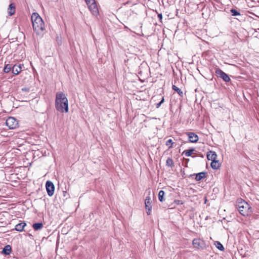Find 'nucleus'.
Here are the masks:
<instances>
[{
    "mask_svg": "<svg viewBox=\"0 0 259 259\" xmlns=\"http://www.w3.org/2000/svg\"><path fill=\"white\" fill-rule=\"evenodd\" d=\"M55 105L58 111L61 113L68 112V100L63 92H59L56 93Z\"/></svg>",
    "mask_w": 259,
    "mask_h": 259,
    "instance_id": "nucleus-1",
    "label": "nucleus"
},
{
    "mask_svg": "<svg viewBox=\"0 0 259 259\" xmlns=\"http://www.w3.org/2000/svg\"><path fill=\"white\" fill-rule=\"evenodd\" d=\"M31 19L34 31L37 33H39L44 30L45 23L38 13H33Z\"/></svg>",
    "mask_w": 259,
    "mask_h": 259,
    "instance_id": "nucleus-2",
    "label": "nucleus"
},
{
    "mask_svg": "<svg viewBox=\"0 0 259 259\" xmlns=\"http://www.w3.org/2000/svg\"><path fill=\"white\" fill-rule=\"evenodd\" d=\"M236 203L237 209L241 214L243 216H248L251 214L252 212L251 207L242 198L238 199Z\"/></svg>",
    "mask_w": 259,
    "mask_h": 259,
    "instance_id": "nucleus-3",
    "label": "nucleus"
},
{
    "mask_svg": "<svg viewBox=\"0 0 259 259\" xmlns=\"http://www.w3.org/2000/svg\"><path fill=\"white\" fill-rule=\"evenodd\" d=\"M6 125L10 129H14L18 126V122L13 117H9L6 121Z\"/></svg>",
    "mask_w": 259,
    "mask_h": 259,
    "instance_id": "nucleus-4",
    "label": "nucleus"
},
{
    "mask_svg": "<svg viewBox=\"0 0 259 259\" xmlns=\"http://www.w3.org/2000/svg\"><path fill=\"white\" fill-rule=\"evenodd\" d=\"M215 73L218 76L222 78L225 81L229 82L230 80V78L228 74L223 71L220 68H218L215 70Z\"/></svg>",
    "mask_w": 259,
    "mask_h": 259,
    "instance_id": "nucleus-5",
    "label": "nucleus"
},
{
    "mask_svg": "<svg viewBox=\"0 0 259 259\" xmlns=\"http://www.w3.org/2000/svg\"><path fill=\"white\" fill-rule=\"evenodd\" d=\"M194 247L197 249H202L204 245V241L200 238H195L192 241Z\"/></svg>",
    "mask_w": 259,
    "mask_h": 259,
    "instance_id": "nucleus-6",
    "label": "nucleus"
},
{
    "mask_svg": "<svg viewBox=\"0 0 259 259\" xmlns=\"http://www.w3.org/2000/svg\"><path fill=\"white\" fill-rule=\"evenodd\" d=\"M87 4L88 5L89 9L94 15L97 16L99 14V10L95 0L93 3H90V4Z\"/></svg>",
    "mask_w": 259,
    "mask_h": 259,
    "instance_id": "nucleus-7",
    "label": "nucleus"
},
{
    "mask_svg": "<svg viewBox=\"0 0 259 259\" xmlns=\"http://www.w3.org/2000/svg\"><path fill=\"white\" fill-rule=\"evenodd\" d=\"M46 187L48 195L49 196H53L55 190V187L53 183L51 181H47L46 184Z\"/></svg>",
    "mask_w": 259,
    "mask_h": 259,
    "instance_id": "nucleus-8",
    "label": "nucleus"
},
{
    "mask_svg": "<svg viewBox=\"0 0 259 259\" xmlns=\"http://www.w3.org/2000/svg\"><path fill=\"white\" fill-rule=\"evenodd\" d=\"M145 205L147 214L150 215L152 209V201H151L150 197H146L145 200Z\"/></svg>",
    "mask_w": 259,
    "mask_h": 259,
    "instance_id": "nucleus-9",
    "label": "nucleus"
},
{
    "mask_svg": "<svg viewBox=\"0 0 259 259\" xmlns=\"http://www.w3.org/2000/svg\"><path fill=\"white\" fill-rule=\"evenodd\" d=\"M186 135H187L189 140L191 143H196L198 142L199 140V137L194 133L193 132H188L186 133Z\"/></svg>",
    "mask_w": 259,
    "mask_h": 259,
    "instance_id": "nucleus-10",
    "label": "nucleus"
},
{
    "mask_svg": "<svg viewBox=\"0 0 259 259\" xmlns=\"http://www.w3.org/2000/svg\"><path fill=\"white\" fill-rule=\"evenodd\" d=\"M217 157V155L214 151H210L207 154V158L208 160L214 161L215 160Z\"/></svg>",
    "mask_w": 259,
    "mask_h": 259,
    "instance_id": "nucleus-11",
    "label": "nucleus"
},
{
    "mask_svg": "<svg viewBox=\"0 0 259 259\" xmlns=\"http://www.w3.org/2000/svg\"><path fill=\"white\" fill-rule=\"evenodd\" d=\"M22 70L20 65H15L12 67V72L15 75L18 74Z\"/></svg>",
    "mask_w": 259,
    "mask_h": 259,
    "instance_id": "nucleus-12",
    "label": "nucleus"
},
{
    "mask_svg": "<svg viewBox=\"0 0 259 259\" xmlns=\"http://www.w3.org/2000/svg\"><path fill=\"white\" fill-rule=\"evenodd\" d=\"M26 224L24 222H21L19 224L15 226V229L18 231L22 232L23 231L24 227L26 226Z\"/></svg>",
    "mask_w": 259,
    "mask_h": 259,
    "instance_id": "nucleus-13",
    "label": "nucleus"
},
{
    "mask_svg": "<svg viewBox=\"0 0 259 259\" xmlns=\"http://www.w3.org/2000/svg\"><path fill=\"white\" fill-rule=\"evenodd\" d=\"M8 12L10 16H12L14 15L15 13V6L14 4H11L9 5V8L8 9Z\"/></svg>",
    "mask_w": 259,
    "mask_h": 259,
    "instance_id": "nucleus-14",
    "label": "nucleus"
},
{
    "mask_svg": "<svg viewBox=\"0 0 259 259\" xmlns=\"http://www.w3.org/2000/svg\"><path fill=\"white\" fill-rule=\"evenodd\" d=\"M166 166L168 168H170L171 169H172V168L175 166V164H174V162L173 160L171 158H168L166 160Z\"/></svg>",
    "mask_w": 259,
    "mask_h": 259,
    "instance_id": "nucleus-15",
    "label": "nucleus"
},
{
    "mask_svg": "<svg viewBox=\"0 0 259 259\" xmlns=\"http://www.w3.org/2000/svg\"><path fill=\"white\" fill-rule=\"evenodd\" d=\"M12 251V247L10 245H7L4 248L2 251L3 253L6 255H9Z\"/></svg>",
    "mask_w": 259,
    "mask_h": 259,
    "instance_id": "nucleus-16",
    "label": "nucleus"
},
{
    "mask_svg": "<svg viewBox=\"0 0 259 259\" xmlns=\"http://www.w3.org/2000/svg\"><path fill=\"white\" fill-rule=\"evenodd\" d=\"M206 177V173L205 172H201L196 175L195 180L197 181H199Z\"/></svg>",
    "mask_w": 259,
    "mask_h": 259,
    "instance_id": "nucleus-17",
    "label": "nucleus"
},
{
    "mask_svg": "<svg viewBox=\"0 0 259 259\" xmlns=\"http://www.w3.org/2000/svg\"><path fill=\"white\" fill-rule=\"evenodd\" d=\"M211 166L213 169H217L220 167V164L219 162L217 160H215L212 161L211 162Z\"/></svg>",
    "mask_w": 259,
    "mask_h": 259,
    "instance_id": "nucleus-18",
    "label": "nucleus"
},
{
    "mask_svg": "<svg viewBox=\"0 0 259 259\" xmlns=\"http://www.w3.org/2000/svg\"><path fill=\"white\" fill-rule=\"evenodd\" d=\"M194 149H191L189 150H185L183 152V154H184L187 157H189L192 155V154L194 151Z\"/></svg>",
    "mask_w": 259,
    "mask_h": 259,
    "instance_id": "nucleus-19",
    "label": "nucleus"
},
{
    "mask_svg": "<svg viewBox=\"0 0 259 259\" xmlns=\"http://www.w3.org/2000/svg\"><path fill=\"white\" fill-rule=\"evenodd\" d=\"M33 228L35 230H38L41 229L43 227V224L41 223L33 224Z\"/></svg>",
    "mask_w": 259,
    "mask_h": 259,
    "instance_id": "nucleus-20",
    "label": "nucleus"
},
{
    "mask_svg": "<svg viewBox=\"0 0 259 259\" xmlns=\"http://www.w3.org/2000/svg\"><path fill=\"white\" fill-rule=\"evenodd\" d=\"M172 89L175 91L176 92H177L178 93V94L181 96V97H183V91H181V89H180L178 87H177V86H176L175 85H173L172 87Z\"/></svg>",
    "mask_w": 259,
    "mask_h": 259,
    "instance_id": "nucleus-21",
    "label": "nucleus"
},
{
    "mask_svg": "<svg viewBox=\"0 0 259 259\" xmlns=\"http://www.w3.org/2000/svg\"><path fill=\"white\" fill-rule=\"evenodd\" d=\"M214 244L217 248L219 249L220 250L223 251L224 250V247L220 242L216 241Z\"/></svg>",
    "mask_w": 259,
    "mask_h": 259,
    "instance_id": "nucleus-22",
    "label": "nucleus"
},
{
    "mask_svg": "<svg viewBox=\"0 0 259 259\" xmlns=\"http://www.w3.org/2000/svg\"><path fill=\"white\" fill-rule=\"evenodd\" d=\"M174 143L172 142V140L171 139H168L166 141V145L167 146L168 148H171L173 147Z\"/></svg>",
    "mask_w": 259,
    "mask_h": 259,
    "instance_id": "nucleus-23",
    "label": "nucleus"
},
{
    "mask_svg": "<svg viewBox=\"0 0 259 259\" xmlns=\"http://www.w3.org/2000/svg\"><path fill=\"white\" fill-rule=\"evenodd\" d=\"M11 69V66L10 65L7 64L5 66L4 71L5 72L8 73V72H10Z\"/></svg>",
    "mask_w": 259,
    "mask_h": 259,
    "instance_id": "nucleus-24",
    "label": "nucleus"
},
{
    "mask_svg": "<svg viewBox=\"0 0 259 259\" xmlns=\"http://www.w3.org/2000/svg\"><path fill=\"white\" fill-rule=\"evenodd\" d=\"M230 12H231L232 15L234 16H239L240 15V13L235 9H231Z\"/></svg>",
    "mask_w": 259,
    "mask_h": 259,
    "instance_id": "nucleus-25",
    "label": "nucleus"
},
{
    "mask_svg": "<svg viewBox=\"0 0 259 259\" xmlns=\"http://www.w3.org/2000/svg\"><path fill=\"white\" fill-rule=\"evenodd\" d=\"M161 193H162V190H160L158 193V198H159V201L161 202H162V199Z\"/></svg>",
    "mask_w": 259,
    "mask_h": 259,
    "instance_id": "nucleus-26",
    "label": "nucleus"
},
{
    "mask_svg": "<svg viewBox=\"0 0 259 259\" xmlns=\"http://www.w3.org/2000/svg\"><path fill=\"white\" fill-rule=\"evenodd\" d=\"M87 4H90V3H93L95 0H85Z\"/></svg>",
    "mask_w": 259,
    "mask_h": 259,
    "instance_id": "nucleus-27",
    "label": "nucleus"
},
{
    "mask_svg": "<svg viewBox=\"0 0 259 259\" xmlns=\"http://www.w3.org/2000/svg\"><path fill=\"white\" fill-rule=\"evenodd\" d=\"M161 104H162V100L159 103L157 104L156 107L159 108Z\"/></svg>",
    "mask_w": 259,
    "mask_h": 259,
    "instance_id": "nucleus-28",
    "label": "nucleus"
},
{
    "mask_svg": "<svg viewBox=\"0 0 259 259\" xmlns=\"http://www.w3.org/2000/svg\"><path fill=\"white\" fill-rule=\"evenodd\" d=\"M158 17H159L160 20H162V14H159L158 15Z\"/></svg>",
    "mask_w": 259,
    "mask_h": 259,
    "instance_id": "nucleus-29",
    "label": "nucleus"
}]
</instances>
